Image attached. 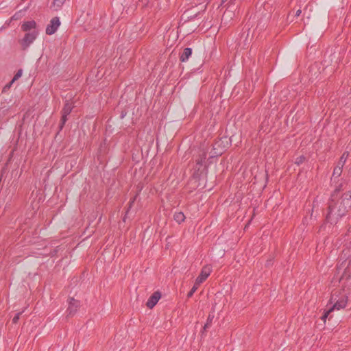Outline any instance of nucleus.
Listing matches in <instances>:
<instances>
[{
	"label": "nucleus",
	"instance_id": "obj_16",
	"mask_svg": "<svg viewBox=\"0 0 351 351\" xmlns=\"http://www.w3.org/2000/svg\"><path fill=\"white\" fill-rule=\"evenodd\" d=\"M206 158V154L204 152L202 156H199V158L196 160L197 164L202 165Z\"/></svg>",
	"mask_w": 351,
	"mask_h": 351
},
{
	"label": "nucleus",
	"instance_id": "obj_19",
	"mask_svg": "<svg viewBox=\"0 0 351 351\" xmlns=\"http://www.w3.org/2000/svg\"><path fill=\"white\" fill-rule=\"evenodd\" d=\"M332 312V311H330V307L328 308V309H327L324 314L322 316V319L323 321H326V318L328 317V316L329 315V314Z\"/></svg>",
	"mask_w": 351,
	"mask_h": 351
},
{
	"label": "nucleus",
	"instance_id": "obj_14",
	"mask_svg": "<svg viewBox=\"0 0 351 351\" xmlns=\"http://www.w3.org/2000/svg\"><path fill=\"white\" fill-rule=\"evenodd\" d=\"M213 318H214V315H210V314L208 315L207 321H206V324L204 326V330H206V328H208L209 327H210L211 323H212V321H213Z\"/></svg>",
	"mask_w": 351,
	"mask_h": 351
},
{
	"label": "nucleus",
	"instance_id": "obj_22",
	"mask_svg": "<svg viewBox=\"0 0 351 351\" xmlns=\"http://www.w3.org/2000/svg\"><path fill=\"white\" fill-rule=\"evenodd\" d=\"M64 0H54L53 1V5H57L58 8L61 7V5L63 4Z\"/></svg>",
	"mask_w": 351,
	"mask_h": 351
},
{
	"label": "nucleus",
	"instance_id": "obj_6",
	"mask_svg": "<svg viewBox=\"0 0 351 351\" xmlns=\"http://www.w3.org/2000/svg\"><path fill=\"white\" fill-rule=\"evenodd\" d=\"M79 306V301L75 300L74 298H71L69 303V307L66 310L68 315L70 316H73L77 312Z\"/></svg>",
	"mask_w": 351,
	"mask_h": 351
},
{
	"label": "nucleus",
	"instance_id": "obj_8",
	"mask_svg": "<svg viewBox=\"0 0 351 351\" xmlns=\"http://www.w3.org/2000/svg\"><path fill=\"white\" fill-rule=\"evenodd\" d=\"M21 29L27 33L36 30V23L34 20L24 22L21 25Z\"/></svg>",
	"mask_w": 351,
	"mask_h": 351
},
{
	"label": "nucleus",
	"instance_id": "obj_17",
	"mask_svg": "<svg viewBox=\"0 0 351 351\" xmlns=\"http://www.w3.org/2000/svg\"><path fill=\"white\" fill-rule=\"evenodd\" d=\"M22 74H23V70L22 69L18 70L17 72L15 73L14 77L12 80V82H15L17 80H19L21 77Z\"/></svg>",
	"mask_w": 351,
	"mask_h": 351
},
{
	"label": "nucleus",
	"instance_id": "obj_21",
	"mask_svg": "<svg viewBox=\"0 0 351 351\" xmlns=\"http://www.w3.org/2000/svg\"><path fill=\"white\" fill-rule=\"evenodd\" d=\"M22 313L23 312H19V313H16V315L13 317L12 322L14 324H16L17 323V322L20 319V315H21Z\"/></svg>",
	"mask_w": 351,
	"mask_h": 351
},
{
	"label": "nucleus",
	"instance_id": "obj_13",
	"mask_svg": "<svg viewBox=\"0 0 351 351\" xmlns=\"http://www.w3.org/2000/svg\"><path fill=\"white\" fill-rule=\"evenodd\" d=\"M348 155H349L348 152H344L342 154V156H341V158L337 163V165H339L343 167L346 163V161L348 157Z\"/></svg>",
	"mask_w": 351,
	"mask_h": 351
},
{
	"label": "nucleus",
	"instance_id": "obj_7",
	"mask_svg": "<svg viewBox=\"0 0 351 351\" xmlns=\"http://www.w3.org/2000/svg\"><path fill=\"white\" fill-rule=\"evenodd\" d=\"M160 298V293L158 291L154 292L147 302V306L152 308L158 302Z\"/></svg>",
	"mask_w": 351,
	"mask_h": 351
},
{
	"label": "nucleus",
	"instance_id": "obj_5",
	"mask_svg": "<svg viewBox=\"0 0 351 351\" xmlns=\"http://www.w3.org/2000/svg\"><path fill=\"white\" fill-rule=\"evenodd\" d=\"M60 25V21L58 17H54L50 21V23L47 26L46 34L48 35L53 34Z\"/></svg>",
	"mask_w": 351,
	"mask_h": 351
},
{
	"label": "nucleus",
	"instance_id": "obj_4",
	"mask_svg": "<svg viewBox=\"0 0 351 351\" xmlns=\"http://www.w3.org/2000/svg\"><path fill=\"white\" fill-rule=\"evenodd\" d=\"M212 271L210 265H205L202 269L201 273L196 278L195 282L197 285H201L209 276Z\"/></svg>",
	"mask_w": 351,
	"mask_h": 351
},
{
	"label": "nucleus",
	"instance_id": "obj_3",
	"mask_svg": "<svg viewBox=\"0 0 351 351\" xmlns=\"http://www.w3.org/2000/svg\"><path fill=\"white\" fill-rule=\"evenodd\" d=\"M73 106L71 102L66 101L62 110V117L59 124L60 130H62L67 121V116L71 112Z\"/></svg>",
	"mask_w": 351,
	"mask_h": 351
},
{
	"label": "nucleus",
	"instance_id": "obj_2",
	"mask_svg": "<svg viewBox=\"0 0 351 351\" xmlns=\"http://www.w3.org/2000/svg\"><path fill=\"white\" fill-rule=\"evenodd\" d=\"M38 34V30H33L30 32L26 33L23 38L20 40V44L22 47V49L23 50L27 49L29 45L36 40Z\"/></svg>",
	"mask_w": 351,
	"mask_h": 351
},
{
	"label": "nucleus",
	"instance_id": "obj_25",
	"mask_svg": "<svg viewBox=\"0 0 351 351\" xmlns=\"http://www.w3.org/2000/svg\"><path fill=\"white\" fill-rule=\"evenodd\" d=\"M135 199H136V197H133V199L130 200V206H129V208H131V207H132V205L134 204V201H135Z\"/></svg>",
	"mask_w": 351,
	"mask_h": 351
},
{
	"label": "nucleus",
	"instance_id": "obj_15",
	"mask_svg": "<svg viewBox=\"0 0 351 351\" xmlns=\"http://www.w3.org/2000/svg\"><path fill=\"white\" fill-rule=\"evenodd\" d=\"M200 285H197L196 282H195L193 287L191 289V291L188 293L187 297L191 298L193 293L196 291V290L198 289Z\"/></svg>",
	"mask_w": 351,
	"mask_h": 351
},
{
	"label": "nucleus",
	"instance_id": "obj_12",
	"mask_svg": "<svg viewBox=\"0 0 351 351\" xmlns=\"http://www.w3.org/2000/svg\"><path fill=\"white\" fill-rule=\"evenodd\" d=\"M342 167L339 166V165H337L335 169H334V171H333V173H332V180H335V178H339L341 173H342Z\"/></svg>",
	"mask_w": 351,
	"mask_h": 351
},
{
	"label": "nucleus",
	"instance_id": "obj_10",
	"mask_svg": "<svg viewBox=\"0 0 351 351\" xmlns=\"http://www.w3.org/2000/svg\"><path fill=\"white\" fill-rule=\"evenodd\" d=\"M192 54V49L189 47H186L183 50L182 53L180 55V60L181 62H186L189 57Z\"/></svg>",
	"mask_w": 351,
	"mask_h": 351
},
{
	"label": "nucleus",
	"instance_id": "obj_1",
	"mask_svg": "<svg viewBox=\"0 0 351 351\" xmlns=\"http://www.w3.org/2000/svg\"><path fill=\"white\" fill-rule=\"evenodd\" d=\"M341 184L334 190L328 202L326 220L332 224L336 223L351 209V191L341 194Z\"/></svg>",
	"mask_w": 351,
	"mask_h": 351
},
{
	"label": "nucleus",
	"instance_id": "obj_20",
	"mask_svg": "<svg viewBox=\"0 0 351 351\" xmlns=\"http://www.w3.org/2000/svg\"><path fill=\"white\" fill-rule=\"evenodd\" d=\"M14 82H12V80H11L10 82H9L8 84H7L3 88V93H5L8 90H9L10 88V87L12 86V84L14 83Z\"/></svg>",
	"mask_w": 351,
	"mask_h": 351
},
{
	"label": "nucleus",
	"instance_id": "obj_26",
	"mask_svg": "<svg viewBox=\"0 0 351 351\" xmlns=\"http://www.w3.org/2000/svg\"><path fill=\"white\" fill-rule=\"evenodd\" d=\"M200 6H201V10L204 11L206 8V5H202V4H200Z\"/></svg>",
	"mask_w": 351,
	"mask_h": 351
},
{
	"label": "nucleus",
	"instance_id": "obj_24",
	"mask_svg": "<svg viewBox=\"0 0 351 351\" xmlns=\"http://www.w3.org/2000/svg\"><path fill=\"white\" fill-rule=\"evenodd\" d=\"M228 0H222L221 1V5H223V3H225ZM235 0H230V2L229 3H234Z\"/></svg>",
	"mask_w": 351,
	"mask_h": 351
},
{
	"label": "nucleus",
	"instance_id": "obj_18",
	"mask_svg": "<svg viewBox=\"0 0 351 351\" xmlns=\"http://www.w3.org/2000/svg\"><path fill=\"white\" fill-rule=\"evenodd\" d=\"M305 160V157L303 156H300L295 159V164L298 165H300V164L303 163Z\"/></svg>",
	"mask_w": 351,
	"mask_h": 351
},
{
	"label": "nucleus",
	"instance_id": "obj_11",
	"mask_svg": "<svg viewBox=\"0 0 351 351\" xmlns=\"http://www.w3.org/2000/svg\"><path fill=\"white\" fill-rule=\"evenodd\" d=\"M173 218L176 222L181 223L185 220L186 217L183 213L178 212L173 215Z\"/></svg>",
	"mask_w": 351,
	"mask_h": 351
},
{
	"label": "nucleus",
	"instance_id": "obj_23",
	"mask_svg": "<svg viewBox=\"0 0 351 351\" xmlns=\"http://www.w3.org/2000/svg\"><path fill=\"white\" fill-rule=\"evenodd\" d=\"M302 13V10L300 9L298 10L296 12H295V16H299L300 15V14Z\"/></svg>",
	"mask_w": 351,
	"mask_h": 351
},
{
	"label": "nucleus",
	"instance_id": "obj_9",
	"mask_svg": "<svg viewBox=\"0 0 351 351\" xmlns=\"http://www.w3.org/2000/svg\"><path fill=\"white\" fill-rule=\"evenodd\" d=\"M347 304V298L345 297L337 300L332 306L330 307V311L340 310L344 308Z\"/></svg>",
	"mask_w": 351,
	"mask_h": 351
}]
</instances>
